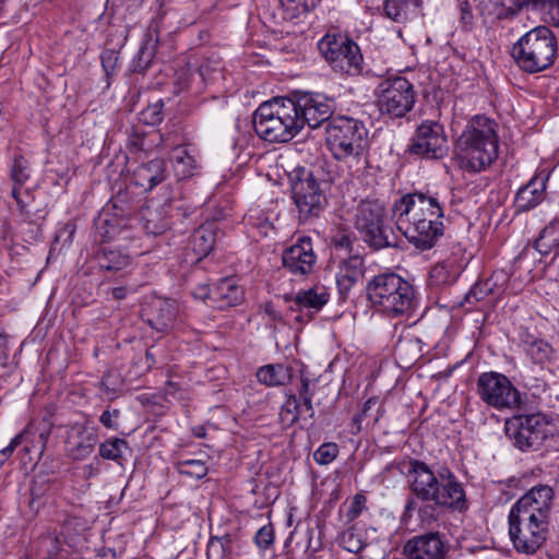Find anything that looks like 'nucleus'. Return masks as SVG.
<instances>
[{
    "mask_svg": "<svg viewBox=\"0 0 559 559\" xmlns=\"http://www.w3.org/2000/svg\"><path fill=\"white\" fill-rule=\"evenodd\" d=\"M443 206L439 193H406L394 201L392 216L408 242L425 251L433 248L443 236Z\"/></svg>",
    "mask_w": 559,
    "mask_h": 559,
    "instance_id": "obj_1",
    "label": "nucleus"
},
{
    "mask_svg": "<svg viewBox=\"0 0 559 559\" xmlns=\"http://www.w3.org/2000/svg\"><path fill=\"white\" fill-rule=\"evenodd\" d=\"M408 478L409 488L416 499L459 511L466 508L464 488L448 467H441L433 473L426 463L412 461Z\"/></svg>",
    "mask_w": 559,
    "mask_h": 559,
    "instance_id": "obj_2",
    "label": "nucleus"
},
{
    "mask_svg": "<svg viewBox=\"0 0 559 559\" xmlns=\"http://www.w3.org/2000/svg\"><path fill=\"white\" fill-rule=\"evenodd\" d=\"M498 124L485 116H475L456 140V156L462 169L479 173L491 165L499 148Z\"/></svg>",
    "mask_w": 559,
    "mask_h": 559,
    "instance_id": "obj_3",
    "label": "nucleus"
},
{
    "mask_svg": "<svg viewBox=\"0 0 559 559\" xmlns=\"http://www.w3.org/2000/svg\"><path fill=\"white\" fill-rule=\"evenodd\" d=\"M368 133V129L360 120L337 116L325 127V142L333 157L345 162L352 168L366 162Z\"/></svg>",
    "mask_w": 559,
    "mask_h": 559,
    "instance_id": "obj_4",
    "label": "nucleus"
},
{
    "mask_svg": "<svg viewBox=\"0 0 559 559\" xmlns=\"http://www.w3.org/2000/svg\"><path fill=\"white\" fill-rule=\"evenodd\" d=\"M367 296L374 307L393 318L411 316L417 306L415 288L395 273L376 275L368 283Z\"/></svg>",
    "mask_w": 559,
    "mask_h": 559,
    "instance_id": "obj_5",
    "label": "nucleus"
},
{
    "mask_svg": "<svg viewBox=\"0 0 559 559\" xmlns=\"http://www.w3.org/2000/svg\"><path fill=\"white\" fill-rule=\"evenodd\" d=\"M294 99L273 98L262 103L253 114L255 133L267 142H288L298 132Z\"/></svg>",
    "mask_w": 559,
    "mask_h": 559,
    "instance_id": "obj_6",
    "label": "nucleus"
},
{
    "mask_svg": "<svg viewBox=\"0 0 559 559\" xmlns=\"http://www.w3.org/2000/svg\"><path fill=\"white\" fill-rule=\"evenodd\" d=\"M558 51L557 38L552 31L539 25L522 35L512 47V57L518 67L530 74L550 68Z\"/></svg>",
    "mask_w": 559,
    "mask_h": 559,
    "instance_id": "obj_7",
    "label": "nucleus"
},
{
    "mask_svg": "<svg viewBox=\"0 0 559 559\" xmlns=\"http://www.w3.org/2000/svg\"><path fill=\"white\" fill-rule=\"evenodd\" d=\"M506 435L522 452L540 450L554 437L552 418L543 413L521 414L504 424Z\"/></svg>",
    "mask_w": 559,
    "mask_h": 559,
    "instance_id": "obj_8",
    "label": "nucleus"
},
{
    "mask_svg": "<svg viewBox=\"0 0 559 559\" xmlns=\"http://www.w3.org/2000/svg\"><path fill=\"white\" fill-rule=\"evenodd\" d=\"M318 49L334 72L358 75L364 58L358 45L347 35L329 31L319 41Z\"/></svg>",
    "mask_w": 559,
    "mask_h": 559,
    "instance_id": "obj_9",
    "label": "nucleus"
},
{
    "mask_svg": "<svg viewBox=\"0 0 559 559\" xmlns=\"http://www.w3.org/2000/svg\"><path fill=\"white\" fill-rule=\"evenodd\" d=\"M384 216V209L378 202H362L357 210L356 228L364 241L376 250L396 246V236Z\"/></svg>",
    "mask_w": 559,
    "mask_h": 559,
    "instance_id": "obj_10",
    "label": "nucleus"
},
{
    "mask_svg": "<svg viewBox=\"0 0 559 559\" xmlns=\"http://www.w3.org/2000/svg\"><path fill=\"white\" fill-rule=\"evenodd\" d=\"M381 114L391 118L404 117L414 106V85L403 76H391L381 81L376 90Z\"/></svg>",
    "mask_w": 559,
    "mask_h": 559,
    "instance_id": "obj_11",
    "label": "nucleus"
},
{
    "mask_svg": "<svg viewBox=\"0 0 559 559\" xmlns=\"http://www.w3.org/2000/svg\"><path fill=\"white\" fill-rule=\"evenodd\" d=\"M509 535L514 549L525 555L535 554L545 543L548 522L510 511Z\"/></svg>",
    "mask_w": 559,
    "mask_h": 559,
    "instance_id": "obj_12",
    "label": "nucleus"
},
{
    "mask_svg": "<svg viewBox=\"0 0 559 559\" xmlns=\"http://www.w3.org/2000/svg\"><path fill=\"white\" fill-rule=\"evenodd\" d=\"M480 400L496 409H511L520 404V392L511 381L499 372H484L477 380Z\"/></svg>",
    "mask_w": 559,
    "mask_h": 559,
    "instance_id": "obj_13",
    "label": "nucleus"
},
{
    "mask_svg": "<svg viewBox=\"0 0 559 559\" xmlns=\"http://www.w3.org/2000/svg\"><path fill=\"white\" fill-rule=\"evenodd\" d=\"M322 185L307 169L298 171L293 183V199L301 219L318 217L326 205Z\"/></svg>",
    "mask_w": 559,
    "mask_h": 559,
    "instance_id": "obj_14",
    "label": "nucleus"
},
{
    "mask_svg": "<svg viewBox=\"0 0 559 559\" xmlns=\"http://www.w3.org/2000/svg\"><path fill=\"white\" fill-rule=\"evenodd\" d=\"M409 152L427 158H442L448 152L443 127L437 121H423L412 139Z\"/></svg>",
    "mask_w": 559,
    "mask_h": 559,
    "instance_id": "obj_15",
    "label": "nucleus"
},
{
    "mask_svg": "<svg viewBox=\"0 0 559 559\" xmlns=\"http://www.w3.org/2000/svg\"><path fill=\"white\" fill-rule=\"evenodd\" d=\"M298 119V132L307 124L311 129L326 127L332 119L333 102L320 95L304 96L294 100Z\"/></svg>",
    "mask_w": 559,
    "mask_h": 559,
    "instance_id": "obj_16",
    "label": "nucleus"
},
{
    "mask_svg": "<svg viewBox=\"0 0 559 559\" xmlns=\"http://www.w3.org/2000/svg\"><path fill=\"white\" fill-rule=\"evenodd\" d=\"M552 499V488L547 485H538L522 496L510 511L548 522Z\"/></svg>",
    "mask_w": 559,
    "mask_h": 559,
    "instance_id": "obj_17",
    "label": "nucleus"
},
{
    "mask_svg": "<svg viewBox=\"0 0 559 559\" xmlns=\"http://www.w3.org/2000/svg\"><path fill=\"white\" fill-rule=\"evenodd\" d=\"M448 547L438 532H429L409 538L403 546L405 559H444Z\"/></svg>",
    "mask_w": 559,
    "mask_h": 559,
    "instance_id": "obj_18",
    "label": "nucleus"
},
{
    "mask_svg": "<svg viewBox=\"0 0 559 559\" xmlns=\"http://www.w3.org/2000/svg\"><path fill=\"white\" fill-rule=\"evenodd\" d=\"M283 265L294 275H307L314 270L317 255L309 237H301L296 243L284 250Z\"/></svg>",
    "mask_w": 559,
    "mask_h": 559,
    "instance_id": "obj_19",
    "label": "nucleus"
},
{
    "mask_svg": "<svg viewBox=\"0 0 559 559\" xmlns=\"http://www.w3.org/2000/svg\"><path fill=\"white\" fill-rule=\"evenodd\" d=\"M143 317L157 332H167L173 326L179 312L176 300L155 297L144 308Z\"/></svg>",
    "mask_w": 559,
    "mask_h": 559,
    "instance_id": "obj_20",
    "label": "nucleus"
},
{
    "mask_svg": "<svg viewBox=\"0 0 559 559\" xmlns=\"http://www.w3.org/2000/svg\"><path fill=\"white\" fill-rule=\"evenodd\" d=\"M329 298L330 294L325 286L314 285L308 289L299 290L287 300L290 302V310L302 312L310 319L326 305Z\"/></svg>",
    "mask_w": 559,
    "mask_h": 559,
    "instance_id": "obj_21",
    "label": "nucleus"
},
{
    "mask_svg": "<svg viewBox=\"0 0 559 559\" xmlns=\"http://www.w3.org/2000/svg\"><path fill=\"white\" fill-rule=\"evenodd\" d=\"M548 179L549 174L543 170L531 178L524 187L519 189L514 202L516 212L531 211L545 199Z\"/></svg>",
    "mask_w": 559,
    "mask_h": 559,
    "instance_id": "obj_22",
    "label": "nucleus"
},
{
    "mask_svg": "<svg viewBox=\"0 0 559 559\" xmlns=\"http://www.w3.org/2000/svg\"><path fill=\"white\" fill-rule=\"evenodd\" d=\"M96 433L84 424H74L68 431L67 444L73 460H84L92 454L96 444Z\"/></svg>",
    "mask_w": 559,
    "mask_h": 559,
    "instance_id": "obj_23",
    "label": "nucleus"
},
{
    "mask_svg": "<svg viewBox=\"0 0 559 559\" xmlns=\"http://www.w3.org/2000/svg\"><path fill=\"white\" fill-rule=\"evenodd\" d=\"M385 413L384 402L378 396L368 399L350 424V433L358 435L364 428L372 429Z\"/></svg>",
    "mask_w": 559,
    "mask_h": 559,
    "instance_id": "obj_24",
    "label": "nucleus"
},
{
    "mask_svg": "<svg viewBox=\"0 0 559 559\" xmlns=\"http://www.w3.org/2000/svg\"><path fill=\"white\" fill-rule=\"evenodd\" d=\"M166 178V164L160 158H154L134 169L132 181L144 191L152 190Z\"/></svg>",
    "mask_w": 559,
    "mask_h": 559,
    "instance_id": "obj_25",
    "label": "nucleus"
},
{
    "mask_svg": "<svg viewBox=\"0 0 559 559\" xmlns=\"http://www.w3.org/2000/svg\"><path fill=\"white\" fill-rule=\"evenodd\" d=\"M364 276V260L359 255L349 257L340 263L336 284L342 295H346Z\"/></svg>",
    "mask_w": 559,
    "mask_h": 559,
    "instance_id": "obj_26",
    "label": "nucleus"
},
{
    "mask_svg": "<svg viewBox=\"0 0 559 559\" xmlns=\"http://www.w3.org/2000/svg\"><path fill=\"white\" fill-rule=\"evenodd\" d=\"M213 307L225 309L238 305L243 297L242 288L233 277L222 278L213 287Z\"/></svg>",
    "mask_w": 559,
    "mask_h": 559,
    "instance_id": "obj_27",
    "label": "nucleus"
},
{
    "mask_svg": "<svg viewBox=\"0 0 559 559\" xmlns=\"http://www.w3.org/2000/svg\"><path fill=\"white\" fill-rule=\"evenodd\" d=\"M175 176L182 180L193 177L199 173L200 165L197 156H194L187 147L177 146L170 153Z\"/></svg>",
    "mask_w": 559,
    "mask_h": 559,
    "instance_id": "obj_28",
    "label": "nucleus"
},
{
    "mask_svg": "<svg viewBox=\"0 0 559 559\" xmlns=\"http://www.w3.org/2000/svg\"><path fill=\"white\" fill-rule=\"evenodd\" d=\"M140 224L147 235L159 236L169 228V219L163 206H146L140 211Z\"/></svg>",
    "mask_w": 559,
    "mask_h": 559,
    "instance_id": "obj_29",
    "label": "nucleus"
},
{
    "mask_svg": "<svg viewBox=\"0 0 559 559\" xmlns=\"http://www.w3.org/2000/svg\"><path fill=\"white\" fill-rule=\"evenodd\" d=\"M521 346L530 359L539 365L549 361L554 353L548 342L530 333L521 336Z\"/></svg>",
    "mask_w": 559,
    "mask_h": 559,
    "instance_id": "obj_30",
    "label": "nucleus"
},
{
    "mask_svg": "<svg viewBox=\"0 0 559 559\" xmlns=\"http://www.w3.org/2000/svg\"><path fill=\"white\" fill-rule=\"evenodd\" d=\"M519 9L537 11L545 23L559 26V0H513Z\"/></svg>",
    "mask_w": 559,
    "mask_h": 559,
    "instance_id": "obj_31",
    "label": "nucleus"
},
{
    "mask_svg": "<svg viewBox=\"0 0 559 559\" xmlns=\"http://www.w3.org/2000/svg\"><path fill=\"white\" fill-rule=\"evenodd\" d=\"M216 242V226L214 223H206L194 230L191 245L199 255H207Z\"/></svg>",
    "mask_w": 559,
    "mask_h": 559,
    "instance_id": "obj_32",
    "label": "nucleus"
},
{
    "mask_svg": "<svg viewBox=\"0 0 559 559\" xmlns=\"http://www.w3.org/2000/svg\"><path fill=\"white\" fill-rule=\"evenodd\" d=\"M257 378L260 383L267 386L284 385L292 378V369L281 364L266 365L258 369Z\"/></svg>",
    "mask_w": 559,
    "mask_h": 559,
    "instance_id": "obj_33",
    "label": "nucleus"
},
{
    "mask_svg": "<svg viewBox=\"0 0 559 559\" xmlns=\"http://www.w3.org/2000/svg\"><path fill=\"white\" fill-rule=\"evenodd\" d=\"M559 246V217L555 218L548 226L540 233L535 241V250L542 255H547L551 252L552 248Z\"/></svg>",
    "mask_w": 559,
    "mask_h": 559,
    "instance_id": "obj_34",
    "label": "nucleus"
},
{
    "mask_svg": "<svg viewBox=\"0 0 559 559\" xmlns=\"http://www.w3.org/2000/svg\"><path fill=\"white\" fill-rule=\"evenodd\" d=\"M419 0H385L384 14L394 22H405L411 12L418 7Z\"/></svg>",
    "mask_w": 559,
    "mask_h": 559,
    "instance_id": "obj_35",
    "label": "nucleus"
},
{
    "mask_svg": "<svg viewBox=\"0 0 559 559\" xmlns=\"http://www.w3.org/2000/svg\"><path fill=\"white\" fill-rule=\"evenodd\" d=\"M98 264L107 271H119L126 269L130 264V257L120 250H114L104 247L97 255Z\"/></svg>",
    "mask_w": 559,
    "mask_h": 559,
    "instance_id": "obj_36",
    "label": "nucleus"
},
{
    "mask_svg": "<svg viewBox=\"0 0 559 559\" xmlns=\"http://www.w3.org/2000/svg\"><path fill=\"white\" fill-rule=\"evenodd\" d=\"M126 440L120 438H110L99 445V455L105 460H111L122 465L124 453L129 451Z\"/></svg>",
    "mask_w": 559,
    "mask_h": 559,
    "instance_id": "obj_37",
    "label": "nucleus"
},
{
    "mask_svg": "<svg viewBox=\"0 0 559 559\" xmlns=\"http://www.w3.org/2000/svg\"><path fill=\"white\" fill-rule=\"evenodd\" d=\"M457 274L452 264L442 262L436 264L429 272L430 286L440 287L456 281Z\"/></svg>",
    "mask_w": 559,
    "mask_h": 559,
    "instance_id": "obj_38",
    "label": "nucleus"
},
{
    "mask_svg": "<svg viewBox=\"0 0 559 559\" xmlns=\"http://www.w3.org/2000/svg\"><path fill=\"white\" fill-rule=\"evenodd\" d=\"M155 53V44L153 43V38L148 35V38L145 43L142 44L138 53L133 58L131 62V71L136 73L144 72L151 64Z\"/></svg>",
    "mask_w": 559,
    "mask_h": 559,
    "instance_id": "obj_39",
    "label": "nucleus"
},
{
    "mask_svg": "<svg viewBox=\"0 0 559 559\" xmlns=\"http://www.w3.org/2000/svg\"><path fill=\"white\" fill-rule=\"evenodd\" d=\"M34 428L32 426H27L21 433L16 435L9 443L8 447L0 450V456L4 457L5 461L13 454L14 450L25 443L24 452H31L32 448H35L34 440L31 437L34 435Z\"/></svg>",
    "mask_w": 559,
    "mask_h": 559,
    "instance_id": "obj_40",
    "label": "nucleus"
},
{
    "mask_svg": "<svg viewBox=\"0 0 559 559\" xmlns=\"http://www.w3.org/2000/svg\"><path fill=\"white\" fill-rule=\"evenodd\" d=\"M109 209L100 214V219L97 225V233L102 240L109 241L118 237L122 231L121 222L117 218H108Z\"/></svg>",
    "mask_w": 559,
    "mask_h": 559,
    "instance_id": "obj_41",
    "label": "nucleus"
},
{
    "mask_svg": "<svg viewBox=\"0 0 559 559\" xmlns=\"http://www.w3.org/2000/svg\"><path fill=\"white\" fill-rule=\"evenodd\" d=\"M10 177L15 186H23L31 178L29 163L24 156H14Z\"/></svg>",
    "mask_w": 559,
    "mask_h": 559,
    "instance_id": "obj_42",
    "label": "nucleus"
},
{
    "mask_svg": "<svg viewBox=\"0 0 559 559\" xmlns=\"http://www.w3.org/2000/svg\"><path fill=\"white\" fill-rule=\"evenodd\" d=\"M178 472L181 475L201 479L207 474V467L201 460H183L178 463Z\"/></svg>",
    "mask_w": 559,
    "mask_h": 559,
    "instance_id": "obj_43",
    "label": "nucleus"
},
{
    "mask_svg": "<svg viewBox=\"0 0 559 559\" xmlns=\"http://www.w3.org/2000/svg\"><path fill=\"white\" fill-rule=\"evenodd\" d=\"M495 285L492 278L477 282L466 294L465 301L469 305H474L483 300L487 295L493 292Z\"/></svg>",
    "mask_w": 559,
    "mask_h": 559,
    "instance_id": "obj_44",
    "label": "nucleus"
},
{
    "mask_svg": "<svg viewBox=\"0 0 559 559\" xmlns=\"http://www.w3.org/2000/svg\"><path fill=\"white\" fill-rule=\"evenodd\" d=\"M281 419L283 423L294 424L301 415V406L295 395H289L281 408Z\"/></svg>",
    "mask_w": 559,
    "mask_h": 559,
    "instance_id": "obj_45",
    "label": "nucleus"
},
{
    "mask_svg": "<svg viewBox=\"0 0 559 559\" xmlns=\"http://www.w3.org/2000/svg\"><path fill=\"white\" fill-rule=\"evenodd\" d=\"M476 0H455L456 9L460 13V25L463 29H471L474 23L473 8Z\"/></svg>",
    "mask_w": 559,
    "mask_h": 559,
    "instance_id": "obj_46",
    "label": "nucleus"
},
{
    "mask_svg": "<svg viewBox=\"0 0 559 559\" xmlns=\"http://www.w3.org/2000/svg\"><path fill=\"white\" fill-rule=\"evenodd\" d=\"M338 455V447L334 442L321 444L313 453V460L320 465H328Z\"/></svg>",
    "mask_w": 559,
    "mask_h": 559,
    "instance_id": "obj_47",
    "label": "nucleus"
},
{
    "mask_svg": "<svg viewBox=\"0 0 559 559\" xmlns=\"http://www.w3.org/2000/svg\"><path fill=\"white\" fill-rule=\"evenodd\" d=\"M200 79L207 85L214 83L222 76L219 62L204 61L198 71Z\"/></svg>",
    "mask_w": 559,
    "mask_h": 559,
    "instance_id": "obj_48",
    "label": "nucleus"
},
{
    "mask_svg": "<svg viewBox=\"0 0 559 559\" xmlns=\"http://www.w3.org/2000/svg\"><path fill=\"white\" fill-rule=\"evenodd\" d=\"M163 102L158 100L152 105H148L144 110L141 111V120L145 124L155 126L163 120Z\"/></svg>",
    "mask_w": 559,
    "mask_h": 559,
    "instance_id": "obj_49",
    "label": "nucleus"
},
{
    "mask_svg": "<svg viewBox=\"0 0 559 559\" xmlns=\"http://www.w3.org/2000/svg\"><path fill=\"white\" fill-rule=\"evenodd\" d=\"M254 542L260 549H266L274 543V528L272 524L262 526L254 536Z\"/></svg>",
    "mask_w": 559,
    "mask_h": 559,
    "instance_id": "obj_50",
    "label": "nucleus"
},
{
    "mask_svg": "<svg viewBox=\"0 0 559 559\" xmlns=\"http://www.w3.org/2000/svg\"><path fill=\"white\" fill-rule=\"evenodd\" d=\"M102 66L107 75L112 74L118 64V53L114 49H106L100 55Z\"/></svg>",
    "mask_w": 559,
    "mask_h": 559,
    "instance_id": "obj_51",
    "label": "nucleus"
},
{
    "mask_svg": "<svg viewBox=\"0 0 559 559\" xmlns=\"http://www.w3.org/2000/svg\"><path fill=\"white\" fill-rule=\"evenodd\" d=\"M366 498L361 495H356L354 500L352 501V504L347 511V516L350 520L356 519L365 507Z\"/></svg>",
    "mask_w": 559,
    "mask_h": 559,
    "instance_id": "obj_52",
    "label": "nucleus"
},
{
    "mask_svg": "<svg viewBox=\"0 0 559 559\" xmlns=\"http://www.w3.org/2000/svg\"><path fill=\"white\" fill-rule=\"evenodd\" d=\"M213 287H210L209 285L206 284H201V285H198L192 295L195 299H199V300H203V301H206V300H210L211 302V306L213 307Z\"/></svg>",
    "mask_w": 559,
    "mask_h": 559,
    "instance_id": "obj_53",
    "label": "nucleus"
},
{
    "mask_svg": "<svg viewBox=\"0 0 559 559\" xmlns=\"http://www.w3.org/2000/svg\"><path fill=\"white\" fill-rule=\"evenodd\" d=\"M120 412L118 409L109 411L106 409L103 412V414L99 417V421L106 427V428H117L116 419L119 417Z\"/></svg>",
    "mask_w": 559,
    "mask_h": 559,
    "instance_id": "obj_54",
    "label": "nucleus"
},
{
    "mask_svg": "<svg viewBox=\"0 0 559 559\" xmlns=\"http://www.w3.org/2000/svg\"><path fill=\"white\" fill-rule=\"evenodd\" d=\"M283 5H295L296 10L307 11L314 8L320 0H280Z\"/></svg>",
    "mask_w": 559,
    "mask_h": 559,
    "instance_id": "obj_55",
    "label": "nucleus"
},
{
    "mask_svg": "<svg viewBox=\"0 0 559 559\" xmlns=\"http://www.w3.org/2000/svg\"><path fill=\"white\" fill-rule=\"evenodd\" d=\"M418 514L421 522L431 523L436 520L435 504H426L418 509Z\"/></svg>",
    "mask_w": 559,
    "mask_h": 559,
    "instance_id": "obj_56",
    "label": "nucleus"
},
{
    "mask_svg": "<svg viewBox=\"0 0 559 559\" xmlns=\"http://www.w3.org/2000/svg\"><path fill=\"white\" fill-rule=\"evenodd\" d=\"M190 73L189 70H182L177 73L176 83L180 86V90L187 88L189 85Z\"/></svg>",
    "mask_w": 559,
    "mask_h": 559,
    "instance_id": "obj_57",
    "label": "nucleus"
},
{
    "mask_svg": "<svg viewBox=\"0 0 559 559\" xmlns=\"http://www.w3.org/2000/svg\"><path fill=\"white\" fill-rule=\"evenodd\" d=\"M129 293H130V289L124 286L115 287L111 289L112 298H115L117 300L124 299Z\"/></svg>",
    "mask_w": 559,
    "mask_h": 559,
    "instance_id": "obj_58",
    "label": "nucleus"
},
{
    "mask_svg": "<svg viewBox=\"0 0 559 559\" xmlns=\"http://www.w3.org/2000/svg\"><path fill=\"white\" fill-rule=\"evenodd\" d=\"M309 384H310V381L307 378H302L301 379V386H300V390H299V397L300 399H304V397H307V396H311L312 397L313 394L309 390Z\"/></svg>",
    "mask_w": 559,
    "mask_h": 559,
    "instance_id": "obj_59",
    "label": "nucleus"
},
{
    "mask_svg": "<svg viewBox=\"0 0 559 559\" xmlns=\"http://www.w3.org/2000/svg\"><path fill=\"white\" fill-rule=\"evenodd\" d=\"M49 433H50L49 429H44V430L39 431V433H38L39 454L43 453V451L46 447Z\"/></svg>",
    "mask_w": 559,
    "mask_h": 559,
    "instance_id": "obj_60",
    "label": "nucleus"
},
{
    "mask_svg": "<svg viewBox=\"0 0 559 559\" xmlns=\"http://www.w3.org/2000/svg\"><path fill=\"white\" fill-rule=\"evenodd\" d=\"M301 400H302V404H300V406H301V414L304 412H307V413H309L310 416H313L312 397L311 396H307V397H304Z\"/></svg>",
    "mask_w": 559,
    "mask_h": 559,
    "instance_id": "obj_61",
    "label": "nucleus"
},
{
    "mask_svg": "<svg viewBox=\"0 0 559 559\" xmlns=\"http://www.w3.org/2000/svg\"><path fill=\"white\" fill-rule=\"evenodd\" d=\"M230 542L229 537L225 536L223 538H217L216 540H211L210 543V548H214L216 546V544H221L222 548H223V551H225V547L227 546V544Z\"/></svg>",
    "mask_w": 559,
    "mask_h": 559,
    "instance_id": "obj_62",
    "label": "nucleus"
},
{
    "mask_svg": "<svg viewBox=\"0 0 559 559\" xmlns=\"http://www.w3.org/2000/svg\"><path fill=\"white\" fill-rule=\"evenodd\" d=\"M22 186H15V183L13 185V188H12V191H11V195L12 198L19 203L21 204V199H20V188Z\"/></svg>",
    "mask_w": 559,
    "mask_h": 559,
    "instance_id": "obj_63",
    "label": "nucleus"
},
{
    "mask_svg": "<svg viewBox=\"0 0 559 559\" xmlns=\"http://www.w3.org/2000/svg\"><path fill=\"white\" fill-rule=\"evenodd\" d=\"M343 543L346 545H355L354 544V533H352V532L344 533Z\"/></svg>",
    "mask_w": 559,
    "mask_h": 559,
    "instance_id": "obj_64",
    "label": "nucleus"
}]
</instances>
